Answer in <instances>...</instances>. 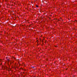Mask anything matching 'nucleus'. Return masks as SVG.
<instances>
[{
	"label": "nucleus",
	"instance_id": "f03ea898",
	"mask_svg": "<svg viewBox=\"0 0 77 77\" xmlns=\"http://www.w3.org/2000/svg\"><path fill=\"white\" fill-rule=\"evenodd\" d=\"M36 7L37 8H38V5H36Z\"/></svg>",
	"mask_w": 77,
	"mask_h": 77
},
{
	"label": "nucleus",
	"instance_id": "20e7f679",
	"mask_svg": "<svg viewBox=\"0 0 77 77\" xmlns=\"http://www.w3.org/2000/svg\"><path fill=\"white\" fill-rule=\"evenodd\" d=\"M32 68H35V67H32Z\"/></svg>",
	"mask_w": 77,
	"mask_h": 77
},
{
	"label": "nucleus",
	"instance_id": "7ed1b4c3",
	"mask_svg": "<svg viewBox=\"0 0 77 77\" xmlns=\"http://www.w3.org/2000/svg\"><path fill=\"white\" fill-rule=\"evenodd\" d=\"M7 68V67H4V68Z\"/></svg>",
	"mask_w": 77,
	"mask_h": 77
},
{
	"label": "nucleus",
	"instance_id": "39448f33",
	"mask_svg": "<svg viewBox=\"0 0 77 77\" xmlns=\"http://www.w3.org/2000/svg\"><path fill=\"white\" fill-rule=\"evenodd\" d=\"M1 61H2V60H1L0 61V62H1Z\"/></svg>",
	"mask_w": 77,
	"mask_h": 77
},
{
	"label": "nucleus",
	"instance_id": "f257e3e1",
	"mask_svg": "<svg viewBox=\"0 0 77 77\" xmlns=\"http://www.w3.org/2000/svg\"><path fill=\"white\" fill-rule=\"evenodd\" d=\"M7 60L8 62H9V59H7Z\"/></svg>",
	"mask_w": 77,
	"mask_h": 77
}]
</instances>
